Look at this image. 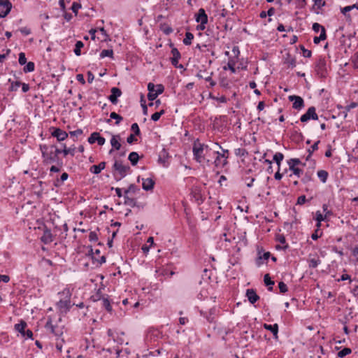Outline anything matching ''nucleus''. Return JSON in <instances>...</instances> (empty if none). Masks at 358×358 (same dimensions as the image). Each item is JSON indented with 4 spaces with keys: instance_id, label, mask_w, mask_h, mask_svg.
<instances>
[{
    "instance_id": "f257e3e1",
    "label": "nucleus",
    "mask_w": 358,
    "mask_h": 358,
    "mask_svg": "<svg viewBox=\"0 0 358 358\" xmlns=\"http://www.w3.org/2000/svg\"><path fill=\"white\" fill-rule=\"evenodd\" d=\"M40 150L41 151L43 162L45 164H55L59 166H63L64 163L62 159L57 156L52 151V146L48 145H40Z\"/></svg>"
},
{
    "instance_id": "f03ea898",
    "label": "nucleus",
    "mask_w": 358,
    "mask_h": 358,
    "mask_svg": "<svg viewBox=\"0 0 358 358\" xmlns=\"http://www.w3.org/2000/svg\"><path fill=\"white\" fill-rule=\"evenodd\" d=\"M130 173L131 168L129 165H124L123 162L120 159H114L112 166V174L115 181H120Z\"/></svg>"
},
{
    "instance_id": "7ed1b4c3",
    "label": "nucleus",
    "mask_w": 358,
    "mask_h": 358,
    "mask_svg": "<svg viewBox=\"0 0 358 358\" xmlns=\"http://www.w3.org/2000/svg\"><path fill=\"white\" fill-rule=\"evenodd\" d=\"M220 148L222 150V152L213 151V154L216 155L213 164L217 168H224L228 164L227 159L229 158V151L222 148L221 146H220Z\"/></svg>"
},
{
    "instance_id": "20e7f679",
    "label": "nucleus",
    "mask_w": 358,
    "mask_h": 358,
    "mask_svg": "<svg viewBox=\"0 0 358 358\" xmlns=\"http://www.w3.org/2000/svg\"><path fill=\"white\" fill-rule=\"evenodd\" d=\"M315 71L320 78H326L328 75L327 62L324 57H319L315 62Z\"/></svg>"
},
{
    "instance_id": "39448f33",
    "label": "nucleus",
    "mask_w": 358,
    "mask_h": 358,
    "mask_svg": "<svg viewBox=\"0 0 358 358\" xmlns=\"http://www.w3.org/2000/svg\"><path fill=\"white\" fill-rule=\"evenodd\" d=\"M27 326V322L22 320L20 323L15 324V329L18 331L22 337L33 340V332L30 329H26Z\"/></svg>"
},
{
    "instance_id": "423d86ee",
    "label": "nucleus",
    "mask_w": 358,
    "mask_h": 358,
    "mask_svg": "<svg viewBox=\"0 0 358 358\" xmlns=\"http://www.w3.org/2000/svg\"><path fill=\"white\" fill-rule=\"evenodd\" d=\"M194 159L199 163L205 160V154L201 143H194L192 148Z\"/></svg>"
},
{
    "instance_id": "0eeeda50",
    "label": "nucleus",
    "mask_w": 358,
    "mask_h": 358,
    "mask_svg": "<svg viewBox=\"0 0 358 358\" xmlns=\"http://www.w3.org/2000/svg\"><path fill=\"white\" fill-rule=\"evenodd\" d=\"M70 296H71V294L68 292V295L66 296V299L64 300L61 299L56 303L57 308L59 310V311L62 313L66 314L70 310V309L72 306V305L71 303Z\"/></svg>"
},
{
    "instance_id": "6e6552de",
    "label": "nucleus",
    "mask_w": 358,
    "mask_h": 358,
    "mask_svg": "<svg viewBox=\"0 0 358 358\" xmlns=\"http://www.w3.org/2000/svg\"><path fill=\"white\" fill-rule=\"evenodd\" d=\"M271 257L270 252H264L263 248H257V256L255 259V264L257 267H260L264 264V262H267Z\"/></svg>"
},
{
    "instance_id": "1a4fd4ad",
    "label": "nucleus",
    "mask_w": 358,
    "mask_h": 358,
    "mask_svg": "<svg viewBox=\"0 0 358 358\" xmlns=\"http://www.w3.org/2000/svg\"><path fill=\"white\" fill-rule=\"evenodd\" d=\"M310 120H318V115L316 113V108L314 106L308 108L307 111L300 117V120L302 122H306Z\"/></svg>"
},
{
    "instance_id": "9d476101",
    "label": "nucleus",
    "mask_w": 358,
    "mask_h": 358,
    "mask_svg": "<svg viewBox=\"0 0 358 358\" xmlns=\"http://www.w3.org/2000/svg\"><path fill=\"white\" fill-rule=\"evenodd\" d=\"M12 7V3L9 0H0V18L7 16Z\"/></svg>"
},
{
    "instance_id": "9b49d317",
    "label": "nucleus",
    "mask_w": 358,
    "mask_h": 358,
    "mask_svg": "<svg viewBox=\"0 0 358 358\" xmlns=\"http://www.w3.org/2000/svg\"><path fill=\"white\" fill-rule=\"evenodd\" d=\"M288 99L293 102L292 108L295 110H300L305 106L304 100L299 96L290 95L288 96Z\"/></svg>"
},
{
    "instance_id": "f8f14e48",
    "label": "nucleus",
    "mask_w": 358,
    "mask_h": 358,
    "mask_svg": "<svg viewBox=\"0 0 358 358\" xmlns=\"http://www.w3.org/2000/svg\"><path fill=\"white\" fill-rule=\"evenodd\" d=\"M45 327L47 330H49L55 336H61L63 334V327H60L57 325L52 324L50 318H49L46 322Z\"/></svg>"
},
{
    "instance_id": "ddd939ff",
    "label": "nucleus",
    "mask_w": 358,
    "mask_h": 358,
    "mask_svg": "<svg viewBox=\"0 0 358 358\" xmlns=\"http://www.w3.org/2000/svg\"><path fill=\"white\" fill-rule=\"evenodd\" d=\"M170 157L168 150L166 148H163L159 153L158 162L164 167H168L169 164L168 159Z\"/></svg>"
},
{
    "instance_id": "4468645a",
    "label": "nucleus",
    "mask_w": 358,
    "mask_h": 358,
    "mask_svg": "<svg viewBox=\"0 0 358 358\" xmlns=\"http://www.w3.org/2000/svg\"><path fill=\"white\" fill-rule=\"evenodd\" d=\"M52 129L53 130L51 132L52 136L56 138L57 140L59 142L64 141L69 136L68 133H66L65 131H63L60 128L52 127Z\"/></svg>"
},
{
    "instance_id": "2eb2a0df",
    "label": "nucleus",
    "mask_w": 358,
    "mask_h": 358,
    "mask_svg": "<svg viewBox=\"0 0 358 358\" xmlns=\"http://www.w3.org/2000/svg\"><path fill=\"white\" fill-rule=\"evenodd\" d=\"M110 95L108 97V99H109V101L113 103V104H117V102H118V98L120 96H121L122 95V91L120 88L118 87H112L111 90H110Z\"/></svg>"
},
{
    "instance_id": "dca6fc26",
    "label": "nucleus",
    "mask_w": 358,
    "mask_h": 358,
    "mask_svg": "<svg viewBox=\"0 0 358 358\" xmlns=\"http://www.w3.org/2000/svg\"><path fill=\"white\" fill-rule=\"evenodd\" d=\"M245 296L248 298L249 302L252 304H255L257 301L259 300V296L257 294L255 289H248L246 290Z\"/></svg>"
},
{
    "instance_id": "f3484780",
    "label": "nucleus",
    "mask_w": 358,
    "mask_h": 358,
    "mask_svg": "<svg viewBox=\"0 0 358 358\" xmlns=\"http://www.w3.org/2000/svg\"><path fill=\"white\" fill-rule=\"evenodd\" d=\"M195 20L198 23H208V15L203 8H199L195 14Z\"/></svg>"
},
{
    "instance_id": "a211bd4d",
    "label": "nucleus",
    "mask_w": 358,
    "mask_h": 358,
    "mask_svg": "<svg viewBox=\"0 0 358 358\" xmlns=\"http://www.w3.org/2000/svg\"><path fill=\"white\" fill-rule=\"evenodd\" d=\"M121 138L119 134L113 135L110 139V144L112 146V149L110 150L109 154H111L113 150H119L121 148V144L120 143Z\"/></svg>"
},
{
    "instance_id": "6ab92c4d",
    "label": "nucleus",
    "mask_w": 358,
    "mask_h": 358,
    "mask_svg": "<svg viewBox=\"0 0 358 358\" xmlns=\"http://www.w3.org/2000/svg\"><path fill=\"white\" fill-rule=\"evenodd\" d=\"M155 184V180L151 178L143 179L142 188L145 191H151L153 189Z\"/></svg>"
},
{
    "instance_id": "aec40b11",
    "label": "nucleus",
    "mask_w": 358,
    "mask_h": 358,
    "mask_svg": "<svg viewBox=\"0 0 358 358\" xmlns=\"http://www.w3.org/2000/svg\"><path fill=\"white\" fill-rule=\"evenodd\" d=\"M264 328L269 331H271L273 334V338L277 340L278 338V324H264L263 325Z\"/></svg>"
},
{
    "instance_id": "412c9836",
    "label": "nucleus",
    "mask_w": 358,
    "mask_h": 358,
    "mask_svg": "<svg viewBox=\"0 0 358 358\" xmlns=\"http://www.w3.org/2000/svg\"><path fill=\"white\" fill-rule=\"evenodd\" d=\"M200 315L203 317L208 322L213 323L215 321V309L211 308L209 312H206L203 310H200Z\"/></svg>"
},
{
    "instance_id": "4be33fe9",
    "label": "nucleus",
    "mask_w": 358,
    "mask_h": 358,
    "mask_svg": "<svg viewBox=\"0 0 358 358\" xmlns=\"http://www.w3.org/2000/svg\"><path fill=\"white\" fill-rule=\"evenodd\" d=\"M124 204L126 206H129L132 208L137 207L141 208L143 207L142 205L138 203L136 199L130 198L129 196L124 195Z\"/></svg>"
},
{
    "instance_id": "5701e85b",
    "label": "nucleus",
    "mask_w": 358,
    "mask_h": 358,
    "mask_svg": "<svg viewBox=\"0 0 358 358\" xmlns=\"http://www.w3.org/2000/svg\"><path fill=\"white\" fill-rule=\"evenodd\" d=\"M284 64H287L288 67L293 69L296 65V58L292 57L289 53H287L284 56Z\"/></svg>"
},
{
    "instance_id": "b1692460",
    "label": "nucleus",
    "mask_w": 358,
    "mask_h": 358,
    "mask_svg": "<svg viewBox=\"0 0 358 358\" xmlns=\"http://www.w3.org/2000/svg\"><path fill=\"white\" fill-rule=\"evenodd\" d=\"M148 99L150 101H152L156 99L157 96H155V85L152 83H149L148 84Z\"/></svg>"
},
{
    "instance_id": "393cba45",
    "label": "nucleus",
    "mask_w": 358,
    "mask_h": 358,
    "mask_svg": "<svg viewBox=\"0 0 358 358\" xmlns=\"http://www.w3.org/2000/svg\"><path fill=\"white\" fill-rule=\"evenodd\" d=\"M41 240L45 244H48L53 241L50 229L46 228L44 230L43 234L41 236Z\"/></svg>"
},
{
    "instance_id": "a878e982",
    "label": "nucleus",
    "mask_w": 358,
    "mask_h": 358,
    "mask_svg": "<svg viewBox=\"0 0 358 358\" xmlns=\"http://www.w3.org/2000/svg\"><path fill=\"white\" fill-rule=\"evenodd\" d=\"M325 5L326 2L324 1L319 0V1L314 2V5L311 7L310 10L317 15L320 14L322 12H320V10L325 6Z\"/></svg>"
},
{
    "instance_id": "bb28decb",
    "label": "nucleus",
    "mask_w": 358,
    "mask_h": 358,
    "mask_svg": "<svg viewBox=\"0 0 358 358\" xmlns=\"http://www.w3.org/2000/svg\"><path fill=\"white\" fill-rule=\"evenodd\" d=\"M106 168V162H101L97 165H93L90 168V171L94 174H99Z\"/></svg>"
},
{
    "instance_id": "cd10ccee",
    "label": "nucleus",
    "mask_w": 358,
    "mask_h": 358,
    "mask_svg": "<svg viewBox=\"0 0 358 358\" xmlns=\"http://www.w3.org/2000/svg\"><path fill=\"white\" fill-rule=\"evenodd\" d=\"M237 62V59L235 58L229 57V61L227 63V66H224V70H230L231 73H236V68L235 65Z\"/></svg>"
},
{
    "instance_id": "c85d7f7f",
    "label": "nucleus",
    "mask_w": 358,
    "mask_h": 358,
    "mask_svg": "<svg viewBox=\"0 0 358 358\" xmlns=\"http://www.w3.org/2000/svg\"><path fill=\"white\" fill-rule=\"evenodd\" d=\"M264 282L266 286L268 287V290L269 292H272L273 290V285H274V281L271 280L270 275L266 273L264 276Z\"/></svg>"
},
{
    "instance_id": "c756f323",
    "label": "nucleus",
    "mask_w": 358,
    "mask_h": 358,
    "mask_svg": "<svg viewBox=\"0 0 358 358\" xmlns=\"http://www.w3.org/2000/svg\"><path fill=\"white\" fill-rule=\"evenodd\" d=\"M62 145L64 148L62 149V153L64 154V156H66L68 155H71V156L75 155L76 148L75 147L74 145H73L70 148H66V144H62Z\"/></svg>"
},
{
    "instance_id": "7c9ffc66",
    "label": "nucleus",
    "mask_w": 358,
    "mask_h": 358,
    "mask_svg": "<svg viewBox=\"0 0 358 358\" xmlns=\"http://www.w3.org/2000/svg\"><path fill=\"white\" fill-rule=\"evenodd\" d=\"M139 159V155L136 152H130L128 157V159L132 166H136L138 164Z\"/></svg>"
},
{
    "instance_id": "2f4dec72",
    "label": "nucleus",
    "mask_w": 358,
    "mask_h": 358,
    "mask_svg": "<svg viewBox=\"0 0 358 358\" xmlns=\"http://www.w3.org/2000/svg\"><path fill=\"white\" fill-rule=\"evenodd\" d=\"M140 191V189L135 184H130L127 189H124V194L128 196L129 194H135Z\"/></svg>"
},
{
    "instance_id": "473e14b6",
    "label": "nucleus",
    "mask_w": 358,
    "mask_h": 358,
    "mask_svg": "<svg viewBox=\"0 0 358 358\" xmlns=\"http://www.w3.org/2000/svg\"><path fill=\"white\" fill-rule=\"evenodd\" d=\"M160 334H161V333L158 330H156V329L150 330L147 334L146 339L147 340L157 339L160 337Z\"/></svg>"
},
{
    "instance_id": "72a5a7b5",
    "label": "nucleus",
    "mask_w": 358,
    "mask_h": 358,
    "mask_svg": "<svg viewBox=\"0 0 358 358\" xmlns=\"http://www.w3.org/2000/svg\"><path fill=\"white\" fill-rule=\"evenodd\" d=\"M317 177L322 183H326L328 179L329 173L325 170H320L317 173Z\"/></svg>"
},
{
    "instance_id": "f704fd0d",
    "label": "nucleus",
    "mask_w": 358,
    "mask_h": 358,
    "mask_svg": "<svg viewBox=\"0 0 358 358\" xmlns=\"http://www.w3.org/2000/svg\"><path fill=\"white\" fill-rule=\"evenodd\" d=\"M284 159V155L281 152H276L273 157V160L278 165V169H280V164Z\"/></svg>"
},
{
    "instance_id": "c9c22d12",
    "label": "nucleus",
    "mask_w": 358,
    "mask_h": 358,
    "mask_svg": "<svg viewBox=\"0 0 358 358\" xmlns=\"http://www.w3.org/2000/svg\"><path fill=\"white\" fill-rule=\"evenodd\" d=\"M113 55H114L113 50L112 49L103 50L99 55V57H100V59H103L106 57H108L110 59H114Z\"/></svg>"
},
{
    "instance_id": "e433bc0d",
    "label": "nucleus",
    "mask_w": 358,
    "mask_h": 358,
    "mask_svg": "<svg viewBox=\"0 0 358 358\" xmlns=\"http://www.w3.org/2000/svg\"><path fill=\"white\" fill-rule=\"evenodd\" d=\"M83 47L84 43L81 41H78L76 43L73 52L76 56H80L81 55V48H83Z\"/></svg>"
},
{
    "instance_id": "4c0bfd02",
    "label": "nucleus",
    "mask_w": 358,
    "mask_h": 358,
    "mask_svg": "<svg viewBox=\"0 0 358 358\" xmlns=\"http://www.w3.org/2000/svg\"><path fill=\"white\" fill-rule=\"evenodd\" d=\"M102 306L103 307L105 308V309L108 312V313H111L112 310H113V308L110 305V302L108 299V297H103V300H102Z\"/></svg>"
},
{
    "instance_id": "58836bf2",
    "label": "nucleus",
    "mask_w": 358,
    "mask_h": 358,
    "mask_svg": "<svg viewBox=\"0 0 358 358\" xmlns=\"http://www.w3.org/2000/svg\"><path fill=\"white\" fill-rule=\"evenodd\" d=\"M327 219L324 215L320 213V211L317 210L315 213V220L317 221V227L319 228L321 226V222Z\"/></svg>"
},
{
    "instance_id": "ea45409f",
    "label": "nucleus",
    "mask_w": 358,
    "mask_h": 358,
    "mask_svg": "<svg viewBox=\"0 0 358 358\" xmlns=\"http://www.w3.org/2000/svg\"><path fill=\"white\" fill-rule=\"evenodd\" d=\"M194 38V35L189 31H187L185 33V37L184 38L182 42L185 45H189L192 43V41Z\"/></svg>"
},
{
    "instance_id": "a19ab883",
    "label": "nucleus",
    "mask_w": 358,
    "mask_h": 358,
    "mask_svg": "<svg viewBox=\"0 0 358 358\" xmlns=\"http://www.w3.org/2000/svg\"><path fill=\"white\" fill-rule=\"evenodd\" d=\"M26 66L23 68L24 73L33 72L35 69V64L33 62H27Z\"/></svg>"
},
{
    "instance_id": "79ce46f5",
    "label": "nucleus",
    "mask_w": 358,
    "mask_h": 358,
    "mask_svg": "<svg viewBox=\"0 0 358 358\" xmlns=\"http://www.w3.org/2000/svg\"><path fill=\"white\" fill-rule=\"evenodd\" d=\"M160 29L166 35H169L173 31L172 27L165 23L160 25Z\"/></svg>"
},
{
    "instance_id": "37998d69",
    "label": "nucleus",
    "mask_w": 358,
    "mask_h": 358,
    "mask_svg": "<svg viewBox=\"0 0 358 358\" xmlns=\"http://www.w3.org/2000/svg\"><path fill=\"white\" fill-rule=\"evenodd\" d=\"M351 352H352V350L350 348H344L343 350H340L338 352L337 356L339 358H343L346 355H348L351 354Z\"/></svg>"
},
{
    "instance_id": "c03bdc74",
    "label": "nucleus",
    "mask_w": 358,
    "mask_h": 358,
    "mask_svg": "<svg viewBox=\"0 0 358 358\" xmlns=\"http://www.w3.org/2000/svg\"><path fill=\"white\" fill-rule=\"evenodd\" d=\"M110 119L115 120V124L118 125L120 122L123 120L122 117L115 112H112L110 114Z\"/></svg>"
},
{
    "instance_id": "a18cd8bd",
    "label": "nucleus",
    "mask_w": 358,
    "mask_h": 358,
    "mask_svg": "<svg viewBox=\"0 0 358 358\" xmlns=\"http://www.w3.org/2000/svg\"><path fill=\"white\" fill-rule=\"evenodd\" d=\"M301 164V162L299 158H292L287 161L289 169H290V166H293V167H296V166Z\"/></svg>"
},
{
    "instance_id": "49530a36",
    "label": "nucleus",
    "mask_w": 358,
    "mask_h": 358,
    "mask_svg": "<svg viewBox=\"0 0 358 358\" xmlns=\"http://www.w3.org/2000/svg\"><path fill=\"white\" fill-rule=\"evenodd\" d=\"M21 85H22V83L20 81L11 82L10 86L9 87V91L10 92L17 91Z\"/></svg>"
},
{
    "instance_id": "de8ad7c7",
    "label": "nucleus",
    "mask_w": 358,
    "mask_h": 358,
    "mask_svg": "<svg viewBox=\"0 0 358 358\" xmlns=\"http://www.w3.org/2000/svg\"><path fill=\"white\" fill-rule=\"evenodd\" d=\"M131 130L133 131V134H134L135 136H139L141 134V130L137 123H133L131 124Z\"/></svg>"
},
{
    "instance_id": "09e8293b",
    "label": "nucleus",
    "mask_w": 358,
    "mask_h": 358,
    "mask_svg": "<svg viewBox=\"0 0 358 358\" xmlns=\"http://www.w3.org/2000/svg\"><path fill=\"white\" fill-rule=\"evenodd\" d=\"M352 9H354V6H347L345 7L341 8V12L347 17L350 18V15L347 14L348 12L351 11Z\"/></svg>"
},
{
    "instance_id": "8fccbe9b",
    "label": "nucleus",
    "mask_w": 358,
    "mask_h": 358,
    "mask_svg": "<svg viewBox=\"0 0 358 358\" xmlns=\"http://www.w3.org/2000/svg\"><path fill=\"white\" fill-rule=\"evenodd\" d=\"M234 152L236 156L239 157H244L248 154V151L245 148H241L235 149Z\"/></svg>"
},
{
    "instance_id": "3c124183",
    "label": "nucleus",
    "mask_w": 358,
    "mask_h": 358,
    "mask_svg": "<svg viewBox=\"0 0 358 358\" xmlns=\"http://www.w3.org/2000/svg\"><path fill=\"white\" fill-rule=\"evenodd\" d=\"M180 59H176V58H171V59H170V60H171V64H172L174 67H176V68H177V69H184V66H183L182 64H180L178 63V62H179V60H180Z\"/></svg>"
},
{
    "instance_id": "603ef678",
    "label": "nucleus",
    "mask_w": 358,
    "mask_h": 358,
    "mask_svg": "<svg viewBox=\"0 0 358 358\" xmlns=\"http://www.w3.org/2000/svg\"><path fill=\"white\" fill-rule=\"evenodd\" d=\"M321 263L320 259H311L309 260V267L315 268Z\"/></svg>"
},
{
    "instance_id": "864d4df0",
    "label": "nucleus",
    "mask_w": 358,
    "mask_h": 358,
    "mask_svg": "<svg viewBox=\"0 0 358 358\" xmlns=\"http://www.w3.org/2000/svg\"><path fill=\"white\" fill-rule=\"evenodd\" d=\"M329 208V205L327 204V203H324L322 205V210L323 212L324 213V216L328 218L329 217H330L331 215H333V213L331 210H329L328 209Z\"/></svg>"
},
{
    "instance_id": "5fc2aeb1",
    "label": "nucleus",
    "mask_w": 358,
    "mask_h": 358,
    "mask_svg": "<svg viewBox=\"0 0 358 358\" xmlns=\"http://www.w3.org/2000/svg\"><path fill=\"white\" fill-rule=\"evenodd\" d=\"M81 4L80 3H77V2H73L72 6H71V10L72 12L75 14V15H78V10L80 8H81Z\"/></svg>"
},
{
    "instance_id": "6e6d98bb",
    "label": "nucleus",
    "mask_w": 358,
    "mask_h": 358,
    "mask_svg": "<svg viewBox=\"0 0 358 358\" xmlns=\"http://www.w3.org/2000/svg\"><path fill=\"white\" fill-rule=\"evenodd\" d=\"M300 49L301 50L303 56L304 57L310 58L311 57L312 52L308 49H306L303 45H300Z\"/></svg>"
},
{
    "instance_id": "4d7b16f0",
    "label": "nucleus",
    "mask_w": 358,
    "mask_h": 358,
    "mask_svg": "<svg viewBox=\"0 0 358 358\" xmlns=\"http://www.w3.org/2000/svg\"><path fill=\"white\" fill-rule=\"evenodd\" d=\"M18 62L21 66L24 65L27 62L24 52H22L19 53Z\"/></svg>"
},
{
    "instance_id": "13d9d810",
    "label": "nucleus",
    "mask_w": 358,
    "mask_h": 358,
    "mask_svg": "<svg viewBox=\"0 0 358 358\" xmlns=\"http://www.w3.org/2000/svg\"><path fill=\"white\" fill-rule=\"evenodd\" d=\"M320 143V141L318 140L313 144L310 148L308 149V152L310 153V155H313V152L318 149V145Z\"/></svg>"
},
{
    "instance_id": "bf43d9fd",
    "label": "nucleus",
    "mask_w": 358,
    "mask_h": 358,
    "mask_svg": "<svg viewBox=\"0 0 358 358\" xmlns=\"http://www.w3.org/2000/svg\"><path fill=\"white\" fill-rule=\"evenodd\" d=\"M312 180H313L312 176L309 173H306L305 175L301 178V182L303 184H307L308 182H310Z\"/></svg>"
},
{
    "instance_id": "052dcab7",
    "label": "nucleus",
    "mask_w": 358,
    "mask_h": 358,
    "mask_svg": "<svg viewBox=\"0 0 358 358\" xmlns=\"http://www.w3.org/2000/svg\"><path fill=\"white\" fill-rule=\"evenodd\" d=\"M98 132H93L91 134L90 136L88 138L87 141L90 144H94L96 142Z\"/></svg>"
},
{
    "instance_id": "680f3d73",
    "label": "nucleus",
    "mask_w": 358,
    "mask_h": 358,
    "mask_svg": "<svg viewBox=\"0 0 358 358\" xmlns=\"http://www.w3.org/2000/svg\"><path fill=\"white\" fill-rule=\"evenodd\" d=\"M155 88H156L155 96H158L159 94H162L164 91V87L162 84L155 85Z\"/></svg>"
},
{
    "instance_id": "e2e57ef3",
    "label": "nucleus",
    "mask_w": 358,
    "mask_h": 358,
    "mask_svg": "<svg viewBox=\"0 0 358 358\" xmlns=\"http://www.w3.org/2000/svg\"><path fill=\"white\" fill-rule=\"evenodd\" d=\"M290 171L293 172V174L296 176L297 177H300L301 174L303 173V171L298 167H293V166H290Z\"/></svg>"
},
{
    "instance_id": "0e129e2a",
    "label": "nucleus",
    "mask_w": 358,
    "mask_h": 358,
    "mask_svg": "<svg viewBox=\"0 0 358 358\" xmlns=\"http://www.w3.org/2000/svg\"><path fill=\"white\" fill-rule=\"evenodd\" d=\"M278 287L280 292L282 294L287 292L288 290L287 285L282 281L278 283Z\"/></svg>"
},
{
    "instance_id": "69168bd1",
    "label": "nucleus",
    "mask_w": 358,
    "mask_h": 358,
    "mask_svg": "<svg viewBox=\"0 0 358 358\" xmlns=\"http://www.w3.org/2000/svg\"><path fill=\"white\" fill-rule=\"evenodd\" d=\"M103 297H105V296H103L101 289H99L96 291V294L92 296L94 301H99L101 299L103 300Z\"/></svg>"
},
{
    "instance_id": "338daca9",
    "label": "nucleus",
    "mask_w": 358,
    "mask_h": 358,
    "mask_svg": "<svg viewBox=\"0 0 358 358\" xmlns=\"http://www.w3.org/2000/svg\"><path fill=\"white\" fill-rule=\"evenodd\" d=\"M99 239L98 235L96 231H90L89 234V241L90 242H96Z\"/></svg>"
},
{
    "instance_id": "774afa93",
    "label": "nucleus",
    "mask_w": 358,
    "mask_h": 358,
    "mask_svg": "<svg viewBox=\"0 0 358 358\" xmlns=\"http://www.w3.org/2000/svg\"><path fill=\"white\" fill-rule=\"evenodd\" d=\"M171 52L173 55V57L171 58H176V59L181 58V54L176 48H173Z\"/></svg>"
}]
</instances>
